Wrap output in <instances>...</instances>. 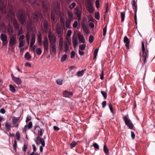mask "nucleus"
Listing matches in <instances>:
<instances>
[{
    "label": "nucleus",
    "mask_w": 155,
    "mask_h": 155,
    "mask_svg": "<svg viewBox=\"0 0 155 155\" xmlns=\"http://www.w3.org/2000/svg\"><path fill=\"white\" fill-rule=\"evenodd\" d=\"M50 52H52L54 54L56 53L57 47L56 44L50 45Z\"/></svg>",
    "instance_id": "nucleus-14"
},
{
    "label": "nucleus",
    "mask_w": 155,
    "mask_h": 155,
    "mask_svg": "<svg viewBox=\"0 0 155 155\" xmlns=\"http://www.w3.org/2000/svg\"><path fill=\"white\" fill-rule=\"evenodd\" d=\"M101 93L103 96L104 97V98L105 99H106L107 97V93L104 91H101Z\"/></svg>",
    "instance_id": "nucleus-47"
},
{
    "label": "nucleus",
    "mask_w": 155,
    "mask_h": 155,
    "mask_svg": "<svg viewBox=\"0 0 155 155\" xmlns=\"http://www.w3.org/2000/svg\"><path fill=\"white\" fill-rule=\"evenodd\" d=\"M0 39L2 41V45L4 46L7 44L8 43L7 36L4 34H2L0 36Z\"/></svg>",
    "instance_id": "nucleus-12"
},
{
    "label": "nucleus",
    "mask_w": 155,
    "mask_h": 155,
    "mask_svg": "<svg viewBox=\"0 0 155 155\" xmlns=\"http://www.w3.org/2000/svg\"><path fill=\"white\" fill-rule=\"evenodd\" d=\"M31 119V116H28L26 118V122H27L30 121Z\"/></svg>",
    "instance_id": "nucleus-61"
},
{
    "label": "nucleus",
    "mask_w": 155,
    "mask_h": 155,
    "mask_svg": "<svg viewBox=\"0 0 155 155\" xmlns=\"http://www.w3.org/2000/svg\"><path fill=\"white\" fill-rule=\"evenodd\" d=\"M109 108L111 112L113 114L114 116V112L113 110L112 106L111 104H109Z\"/></svg>",
    "instance_id": "nucleus-52"
},
{
    "label": "nucleus",
    "mask_w": 155,
    "mask_h": 155,
    "mask_svg": "<svg viewBox=\"0 0 155 155\" xmlns=\"http://www.w3.org/2000/svg\"><path fill=\"white\" fill-rule=\"evenodd\" d=\"M43 45L44 49V51H48L49 47V41L47 36H45L44 38L43 41Z\"/></svg>",
    "instance_id": "nucleus-11"
},
{
    "label": "nucleus",
    "mask_w": 155,
    "mask_h": 155,
    "mask_svg": "<svg viewBox=\"0 0 155 155\" xmlns=\"http://www.w3.org/2000/svg\"><path fill=\"white\" fill-rule=\"evenodd\" d=\"M77 143L75 141H73L71 143L70 146L71 148H73L77 144Z\"/></svg>",
    "instance_id": "nucleus-36"
},
{
    "label": "nucleus",
    "mask_w": 155,
    "mask_h": 155,
    "mask_svg": "<svg viewBox=\"0 0 155 155\" xmlns=\"http://www.w3.org/2000/svg\"><path fill=\"white\" fill-rule=\"evenodd\" d=\"M42 40L41 36L40 35L39 36L38 38V43L39 46H41L42 45Z\"/></svg>",
    "instance_id": "nucleus-31"
},
{
    "label": "nucleus",
    "mask_w": 155,
    "mask_h": 155,
    "mask_svg": "<svg viewBox=\"0 0 155 155\" xmlns=\"http://www.w3.org/2000/svg\"><path fill=\"white\" fill-rule=\"evenodd\" d=\"M73 13L79 22L80 23V21L81 19V15L82 13L81 8L79 6L76 7L74 9Z\"/></svg>",
    "instance_id": "nucleus-4"
},
{
    "label": "nucleus",
    "mask_w": 155,
    "mask_h": 155,
    "mask_svg": "<svg viewBox=\"0 0 155 155\" xmlns=\"http://www.w3.org/2000/svg\"><path fill=\"white\" fill-rule=\"evenodd\" d=\"M123 120L124 121L125 124L131 129L133 128V125L130 120L128 118V116H124L123 117Z\"/></svg>",
    "instance_id": "nucleus-8"
},
{
    "label": "nucleus",
    "mask_w": 155,
    "mask_h": 155,
    "mask_svg": "<svg viewBox=\"0 0 155 155\" xmlns=\"http://www.w3.org/2000/svg\"><path fill=\"white\" fill-rule=\"evenodd\" d=\"M10 90L12 93H15V89L14 87L12 84L9 85Z\"/></svg>",
    "instance_id": "nucleus-35"
},
{
    "label": "nucleus",
    "mask_w": 155,
    "mask_h": 155,
    "mask_svg": "<svg viewBox=\"0 0 155 155\" xmlns=\"http://www.w3.org/2000/svg\"><path fill=\"white\" fill-rule=\"evenodd\" d=\"M78 36L80 42L84 43L85 42V40L83 36L79 33L78 34Z\"/></svg>",
    "instance_id": "nucleus-20"
},
{
    "label": "nucleus",
    "mask_w": 155,
    "mask_h": 155,
    "mask_svg": "<svg viewBox=\"0 0 155 155\" xmlns=\"http://www.w3.org/2000/svg\"><path fill=\"white\" fill-rule=\"evenodd\" d=\"M30 129L29 128H28V127H27V125H26L25 126L23 130V132H25V133H26V132L29 129Z\"/></svg>",
    "instance_id": "nucleus-59"
},
{
    "label": "nucleus",
    "mask_w": 155,
    "mask_h": 155,
    "mask_svg": "<svg viewBox=\"0 0 155 155\" xmlns=\"http://www.w3.org/2000/svg\"><path fill=\"white\" fill-rule=\"evenodd\" d=\"M67 12L68 14V16L69 18L68 19L71 20H72L73 17V15L72 12L68 10Z\"/></svg>",
    "instance_id": "nucleus-23"
},
{
    "label": "nucleus",
    "mask_w": 155,
    "mask_h": 155,
    "mask_svg": "<svg viewBox=\"0 0 155 155\" xmlns=\"http://www.w3.org/2000/svg\"><path fill=\"white\" fill-rule=\"evenodd\" d=\"M24 2H28L30 4L33 5L35 8L37 9L32 15L33 18L36 21L43 18L42 10H41V5L44 8L45 12H48L50 9V5L46 0H22Z\"/></svg>",
    "instance_id": "nucleus-1"
},
{
    "label": "nucleus",
    "mask_w": 155,
    "mask_h": 155,
    "mask_svg": "<svg viewBox=\"0 0 155 155\" xmlns=\"http://www.w3.org/2000/svg\"><path fill=\"white\" fill-rule=\"evenodd\" d=\"M86 46V45L85 44L80 45L79 46V49L81 50H84L85 49Z\"/></svg>",
    "instance_id": "nucleus-40"
},
{
    "label": "nucleus",
    "mask_w": 155,
    "mask_h": 155,
    "mask_svg": "<svg viewBox=\"0 0 155 155\" xmlns=\"http://www.w3.org/2000/svg\"><path fill=\"white\" fill-rule=\"evenodd\" d=\"M5 127L6 130L8 131H9L11 130V125L8 122H6L5 124Z\"/></svg>",
    "instance_id": "nucleus-26"
},
{
    "label": "nucleus",
    "mask_w": 155,
    "mask_h": 155,
    "mask_svg": "<svg viewBox=\"0 0 155 155\" xmlns=\"http://www.w3.org/2000/svg\"><path fill=\"white\" fill-rule=\"evenodd\" d=\"M120 16L121 18V22L124 21L125 17V12H121L120 13Z\"/></svg>",
    "instance_id": "nucleus-33"
},
{
    "label": "nucleus",
    "mask_w": 155,
    "mask_h": 155,
    "mask_svg": "<svg viewBox=\"0 0 155 155\" xmlns=\"http://www.w3.org/2000/svg\"><path fill=\"white\" fill-rule=\"evenodd\" d=\"M98 48L96 49H95V50H94V57H93L94 59H95V58H96L97 56V54L98 53Z\"/></svg>",
    "instance_id": "nucleus-39"
},
{
    "label": "nucleus",
    "mask_w": 155,
    "mask_h": 155,
    "mask_svg": "<svg viewBox=\"0 0 155 155\" xmlns=\"http://www.w3.org/2000/svg\"><path fill=\"white\" fill-rule=\"evenodd\" d=\"M51 18L52 24H54L55 23L56 14L55 13L51 12Z\"/></svg>",
    "instance_id": "nucleus-22"
},
{
    "label": "nucleus",
    "mask_w": 155,
    "mask_h": 155,
    "mask_svg": "<svg viewBox=\"0 0 155 155\" xmlns=\"http://www.w3.org/2000/svg\"><path fill=\"white\" fill-rule=\"evenodd\" d=\"M43 25L45 28H48V21L45 20L43 22Z\"/></svg>",
    "instance_id": "nucleus-45"
},
{
    "label": "nucleus",
    "mask_w": 155,
    "mask_h": 155,
    "mask_svg": "<svg viewBox=\"0 0 155 155\" xmlns=\"http://www.w3.org/2000/svg\"><path fill=\"white\" fill-rule=\"evenodd\" d=\"M8 29L9 35H12L14 32L13 28L10 24L8 25Z\"/></svg>",
    "instance_id": "nucleus-21"
},
{
    "label": "nucleus",
    "mask_w": 155,
    "mask_h": 155,
    "mask_svg": "<svg viewBox=\"0 0 155 155\" xmlns=\"http://www.w3.org/2000/svg\"><path fill=\"white\" fill-rule=\"evenodd\" d=\"M36 47V46L35 45H33L32 46L30 45V48H31L32 51L34 53H35V48Z\"/></svg>",
    "instance_id": "nucleus-55"
},
{
    "label": "nucleus",
    "mask_w": 155,
    "mask_h": 155,
    "mask_svg": "<svg viewBox=\"0 0 155 155\" xmlns=\"http://www.w3.org/2000/svg\"><path fill=\"white\" fill-rule=\"evenodd\" d=\"M83 74L84 72L82 71L78 72L77 74V75L78 77H81L83 75Z\"/></svg>",
    "instance_id": "nucleus-51"
},
{
    "label": "nucleus",
    "mask_w": 155,
    "mask_h": 155,
    "mask_svg": "<svg viewBox=\"0 0 155 155\" xmlns=\"http://www.w3.org/2000/svg\"><path fill=\"white\" fill-rule=\"evenodd\" d=\"M94 39V37H93V36H92V35H91L89 36V42L91 43H92Z\"/></svg>",
    "instance_id": "nucleus-50"
},
{
    "label": "nucleus",
    "mask_w": 155,
    "mask_h": 155,
    "mask_svg": "<svg viewBox=\"0 0 155 155\" xmlns=\"http://www.w3.org/2000/svg\"><path fill=\"white\" fill-rule=\"evenodd\" d=\"M107 102L106 101H104L102 103V107L104 108L106 106Z\"/></svg>",
    "instance_id": "nucleus-62"
},
{
    "label": "nucleus",
    "mask_w": 155,
    "mask_h": 155,
    "mask_svg": "<svg viewBox=\"0 0 155 155\" xmlns=\"http://www.w3.org/2000/svg\"><path fill=\"white\" fill-rule=\"evenodd\" d=\"M38 128V130L37 134L38 136V137H41L42 136L43 134V133L44 132V130L43 129L40 128L38 125L36 126L35 128Z\"/></svg>",
    "instance_id": "nucleus-16"
},
{
    "label": "nucleus",
    "mask_w": 155,
    "mask_h": 155,
    "mask_svg": "<svg viewBox=\"0 0 155 155\" xmlns=\"http://www.w3.org/2000/svg\"><path fill=\"white\" fill-rule=\"evenodd\" d=\"M93 4L92 0H86V6Z\"/></svg>",
    "instance_id": "nucleus-44"
},
{
    "label": "nucleus",
    "mask_w": 155,
    "mask_h": 155,
    "mask_svg": "<svg viewBox=\"0 0 155 155\" xmlns=\"http://www.w3.org/2000/svg\"><path fill=\"white\" fill-rule=\"evenodd\" d=\"M75 55V52L73 51H72L71 53V58H73Z\"/></svg>",
    "instance_id": "nucleus-63"
},
{
    "label": "nucleus",
    "mask_w": 155,
    "mask_h": 155,
    "mask_svg": "<svg viewBox=\"0 0 155 155\" xmlns=\"http://www.w3.org/2000/svg\"><path fill=\"white\" fill-rule=\"evenodd\" d=\"M11 76L12 80L17 85H19L21 83L22 81L20 78L15 77L12 73L11 74Z\"/></svg>",
    "instance_id": "nucleus-13"
},
{
    "label": "nucleus",
    "mask_w": 155,
    "mask_h": 155,
    "mask_svg": "<svg viewBox=\"0 0 155 155\" xmlns=\"http://www.w3.org/2000/svg\"><path fill=\"white\" fill-rule=\"evenodd\" d=\"M7 8L9 10V12H8L6 15V18L9 21H12L13 19L14 27L16 30H19V25L16 19H13L15 16L13 6L8 2Z\"/></svg>",
    "instance_id": "nucleus-2"
},
{
    "label": "nucleus",
    "mask_w": 155,
    "mask_h": 155,
    "mask_svg": "<svg viewBox=\"0 0 155 155\" xmlns=\"http://www.w3.org/2000/svg\"><path fill=\"white\" fill-rule=\"evenodd\" d=\"M63 81L60 79H58L56 81L57 84L58 85H61L62 84Z\"/></svg>",
    "instance_id": "nucleus-60"
},
{
    "label": "nucleus",
    "mask_w": 155,
    "mask_h": 155,
    "mask_svg": "<svg viewBox=\"0 0 155 155\" xmlns=\"http://www.w3.org/2000/svg\"><path fill=\"white\" fill-rule=\"evenodd\" d=\"M25 57L26 59L29 60L31 58V56L30 54L28 52H26L25 54Z\"/></svg>",
    "instance_id": "nucleus-34"
},
{
    "label": "nucleus",
    "mask_w": 155,
    "mask_h": 155,
    "mask_svg": "<svg viewBox=\"0 0 155 155\" xmlns=\"http://www.w3.org/2000/svg\"><path fill=\"white\" fill-rule=\"evenodd\" d=\"M37 54L38 55H40L42 53V51L40 48H38L36 49Z\"/></svg>",
    "instance_id": "nucleus-43"
},
{
    "label": "nucleus",
    "mask_w": 155,
    "mask_h": 155,
    "mask_svg": "<svg viewBox=\"0 0 155 155\" xmlns=\"http://www.w3.org/2000/svg\"><path fill=\"white\" fill-rule=\"evenodd\" d=\"M19 119V117H13L12 120V124H16Z\"/></svg>",
    "instance_id": "nucleus-29"
},
{
    "label": "nucleus",
    "mask_w": 155,
    "mask_h": 155,
    "mask_svg": "<svg viewBox=\"0 0 155 155\" xmlns=\"http://www.w3.org/2000/svg\"><path fill=\"white\" fill-rule=\"evenodd\" d=\"M72 42L73 47L75 48L78 44L77 38L76 37L74 36L72 37Z\"/></svg>",
    "instance_id": "nucleus-19"
},
{
    "label": "nucleus",
    "mask_w": 155,
    "mask_h": 155,
    "mask_svg": "<svg viewBox=\"0 0 155 155\" xmlns=\"http://www.w3.org/2000/svg\"><path fill=\"white\" fill-rule=\"evenodd\" d=\"M19 41V45L18 47L20 48V50H21V47H23L25 45V41L24 40Z\"/></svg>",
    "instance_id": "nucleus-25"
},
{
    "label": "nucleus",
    "mask_w": 155,
    "mask_h": 155,
    "mask_svg": "<svg viewBox=\"0 0 155 155\" xmlns=\"http://www.w3.org/2000/svg\"><path fill=\"white\" fill-rule=\"evenodd\" d=\"M72 93L69 92L65 90L63 92V95L65 97H68L70 95H72Z\"/></svg>",
    "instance_id": "nucleus-24"
},
{
    "label": "nucleus",
    "mask_w": 155,
    "mask_h": 155,
    "mask_svg": "<svg viewBox=\"0 0 155 155\" xmlns=\"http://www.w3.org/2000/svg\"><path fill=\"white\" fill-rule=\"evenodd\" d=\"M104 150L105 153L107 154L109 153V150L107 149L106 144H104Z\"/></svg>",
    "instance_id": "nucleus-37"
},
{
    "label": "nucleus",
    "mask_w": 155,
    "mask_h": 155,
    "mask_svg": "<svg viewBox=\"0 0 155 155\" xmlns=\"http://www.w3.org/2000/svg\"><path fill=\"white\" fill-rule=\"evenodd\" d=\"M16 139L18 140H19L20 138V134L18 131L16 133Z\"/></svg>",
    "instance_id": "nucleus-54"
},
{
    "label": "nucleus",
    "mask_w": 155,
    "mask_h": 155,
    "mask_svg": "<svg viewBox=\"0 0 155 155\" xmlns=\"http://www.w3.org/2000/svg\"><path fill=\"white\" fill-rule=\"evenodd\" d=\"M76 6V3L75 2L72 3L69 6V8L71 9H72L74 8Z\"/></svg>",
    "instance_id": "nucleus-41"
},
{
    "label": "nucleus",
    "mask_w": 155,
    "mask_h": 155,
    "mask_svg": "<svg viewBox=\"0 0 155 155\" xmlns=\"http://www.w3.org/2000/svg\"><path fill=\"white\" fill-rule=\"evenodd\" d=\"M107 31V27L105 26L103 29V35L104 37L106 35Z\"/></svg>",
    "instance_id": "nucleus-48"
},
{
    "label": "nucleus",
    "mask_w": 155,
    "mask_h": 155,
    "mask_svg": "<svg viewBox=\"0 0 155 155\" xmlns=\"http://www.w3.org/2000/svg\"><path fill=\"white\" fill-rule=\"evenodd\" d=\"M48 38L49 40L50 45L56 44V38L51 32L48 33Z\"/></svg>",
    "instance_id": "nucleus-10"
},
{
    "label": "nucleus",
    "mask_w": 155,
    "mask_h": 155,
    "mask_svg": "<svg viewBox=\"0 0 155 155\" xmlns=\"http://www.w3.org/2000/svg\"><path fill=\"white\" fill-rule=\"evenodd\" d=\"M35 38L34 35H32L31 39L30 45L32 46L35 44Z\"/></svg>",
    "instance_id": "nucleus-28"
},
{
    "label": "nucleus",
    "mask_w": 155,
    "mask_h": 155,
    "mask_svg": "<svg viewBox=\"0 0 155 155\" xmlns=\"http://www.w3.org/2000/svg\"><path fill=\"white\" fill-rule=\"evenodd\" d=\"M82 26V28L84 31L86 33H88L89 32L88 28L84 24H83Z\"/></svg>",
    "instance_id": "nucleus-30"
},
{
    "label": "nucleus",
    "mask_w": 155,
    "mask_h": 155,
    "mask_svg": "<svg viewBox=\"0 0 155 155\" xmlns=\"http://www.w3.org/2000/svg\"><path fill=\"white\" fill-rule=\"evenodd\" d=\"M95 17L96 19L99 20L100 18V15L99 12H96L95 13Z\"/></svg>",
    "instance_id": "nucleus-38"
},
{
    "label": "nucleus",
    "mask_w": 155,
    "mask_h": 155,
    "mask_svg": "<svg viewBox=\"0 0 155 155\" xmlns=\"http://www.w3.org/2000/svg\"><path fill=\"white\" fill-rule=\"evenodd\" d=\"M45 137H44V139H42L41 137H37L36 139L35 140L37 145H39L40 144H41V146L40 147V150L41 153H42L43 151V147L45 146V143L44 139Z\"/></svg>",
    "instance_id": "nucleus-5"
},
{
    "label": "nucleus",
    "mask_w": 155,
    "mask_h": 155,
    "mask_svg": "<svg viewBox=\"0 0 155 155\" xmlns=\"http://www.w3.org/2000/svg\"><path fill=\"white\" fill-rule=\"evenodd\" d=\"M142 50L143 53L142 56L140 57V58H142L143 60V64H145L148 55V52L147 50H146L145 49L144 44L143 41L141 43Z\"/></svg>",
    "instance_id": "nucleus-6"
},
{
    "label": "nucleus",
    "mask_w": 155,
    "mask_h": 155,
    "mask_svg": "<svg viewBox=\"0 0 155 155\" xmlns=\"http://www.w3.org/2000/svg\"><path fill=\"white\" fill-rule=\"evenodd\" d=\"M58 48L60 51H61L63 48V43H59Z\"/></svg>",
    "instance_id": "nucleus-49"
},
{
    "label": "nucleus",
    "mask_w": 155,
    "mask_h": 155,
    "mask_svg": "<svg viewBox=\"0 0 155 155\" xmlns=\"http://www.w3.org/2000/svg\"><path fill=\"white\" fill-rule=\"evenodd\" d=\"M67 55L66 54H64V55H63L61 59V61L62 62H63L67 58Z\"/></svg>",
    "instance_id": "nucleus-42"
},
{
    "label": "nucleus",
    "mask_w": 155,
    "mask_h": 155,
    "mask_svg": "<svg viewBox=\"0 0 155 155\" xmlns=\"http://www.w3.org/2000/svg\"><path fill=\"white\" fill-rule=\"evenodd\" d=\"M93 4L86 6V8L89 12L92 13L93 12L94 9L93 7Z\"/></svg>",
    "instance_id": "nucleus-18"
},
{
    "label": "nucleus",
    "mask_w": 155,
    "mask_h": 155,
    "mask_svg": "<svg viewBox=\"0 0 155 155\" xmlns=\"http://www.w3.org/2000/svg\"><path fill=\"white\" fill-rule=\"evenodd\" d=\"M25 36L24 35H21L19 36L18 38V41L24 40L23 39L25 38Z\"/></svg>",
    "instance_id": "nucleus-57"
},
{
    "label": "nucleus",
    "mask_w": 155,
    "mask_h": 155,
    "mask_svg": "<svg viewBox=\"0 0 155 155\" xmlns=\"http://www.w3.org/2000/svg\"><path fill=\"white\" fill-rule=\"evenodd\" d=\"M18 35H21L23 33V30L22 28H19V30H18Z\"/></svg>",
    "instance_id": "nucleus-53"
},
{
    "label": "nucleus",
    "mask_w": 155,
    "mask_h": 155,
    "mask_svg": "<svg viewBox=\"0 0 155 155\" xmlns=\"http://www.w3.org/2000/svg\"><path fill=\"white\" fill-rule=\"evenodd\" d=\"M13 149L14 150L16 151V148L17 147V142L16 140L14 141V145H13Z\"/></svg>",
    "instance_id": "nucleus-46"
},
{
    "label": "nucleus",
    "mask_w": 155,
    "mask_h": 155,
    "mask_svg": "<svg viewBox=\"0 0 155 155\" xmlns=\"http://www.w3.org/2000/svg\"><path fill=\"white\" fill-rule=\"evenodd\" d=\"M64 51L66 52L68 51L69 46L67 43H64Z\"/></svg>",
    "instance_id": "nucleus-32"
},
{
    "label": "nucleus",
    "mask_w": 155,
    "mask_h": 155,
    "mask_svg": "<svg viewBox=\"0 0 155 155\" xmlns=\"http://www.w3.org/2000/svg\"><path fill=\"white\" fill-rule=\"evenodd\" d=\"M93 146L95 148L98 149H99V146L97 143H94Z\"/></svg>",
    "instance_id": "nucleus-64"
},
{
    "label": "nucleus",
    "mask_w": 155,
    "mask_h": 155,
    "mask_svg": "<svg viewBox=\"0 0 155 155\" xmlns=\"http://www.w3.org/2000/svg\"><path fill=\"white\" fill-rule=\"evenodd\" d=\"M55 27L57 34L60 36L61 33V30L60 25L58 23H57L55 25Z\"/></svg>",
    "instance_id": "nucleus-15"
},
{
    "label": "nucleus",
    "mask_w": 155,
    "mask_h": 155,
    "mask_svg": "<svg viewBox=\"0 0 155 155\" xmlns=\"http://www.w3.org/2000/svg\"><path fill=\"white\" fill-rule=\"evenodd\" d=\"M17 17L21 24L23 25H25L26 20L25 9L23 8L20 9L17 14Z\"/></svg>",
    "instance_id": "nucleus-3"
},
{
    "label": "nucleus",
    "mask_w": 155,
    "mask_h": 155,
    "mask_svg": "<svg viewBox=\"0 0 155 155\" xmlns=\"http://www.w3.org/2000/svg\"><path fill=\"white\" fill-rule=\"evenodd\" d=\"M71 21L72 20H71L67 19L65 22V25L67 28H70L71 23Z\"/></svg>",
    "instance_id": "nucleus-27"
},
{
    "label": "nucleus",
    "mask_w": 155,
    "mask_h": 155,
    "mask_svg": "<svg viewBox=\"0 0 155 155\" xmlns=\"http://www.w3.org/2000/svg\"><path fill=\"white\" fill-rule=\"evenodd\" d=\"M131 4L133 7H134V20L136 25L137 24V4L135 2V0H134L131 2Z\"/></svg>",
    "instance_id": "nucleus-9"
},
{
    "label": "nucleus",
    "mask_w": 155,
    "mask_h": 155,
    "mask_svg": "<svg viewBox=\"0 0 155 155\" xmlns=\"http://www.w3.org/2000/svg\"><path fill=\"white\" fill-rule=\"evenodd\" d=\"M17 43V37L15 35H11L9 37L8 46L12 48H14Z\"/></svg>",
    "instance_id": "nucleus-7"
},
{
    "label": "nucleus",
    "mask_w": 155,
    "mask_h": 155,
    "mask_svg": "<svg viewBox=\"0 0 155 155\" xmlns=\"http://www.w3.org/2000/svg\"><path fill=\"white\" fill-rule=\"evenodd\" d=\"M78 25V22L77 21H74L73 24V27L74 28H76Z\"/></svg>",
    "instance_id": "nucleus-58"
},
{
    "label": "nucleus",
    "mask_w": 155,
    "mask_h": 155,
    "mask_svg": "<svg viewBox=\"0 0 155 155\" xmlns=\"http://www.w3.org/2000/svg\"><path fill=\"white\" fill-rule=\"evenodd\" d=\"M100 0H96L95 2V5L97 8H98L100 6Z\"/></svg>",
    "instance_id": "nucleus-56"
},
{
    "label": "nucleus",
    "mask_w": 155,
    "mask_h": 155,
    "mask_svg": "<svg viewBox=\"0 0 155 155\" xmlns=\"http://www.w3.org/2000/svg\"><path fill=\"white\" fill-rule=\"evenodd\" d=\"M124 41L125 43H126L125 46L127 49H129V45L130 43V40L128 38L127 36H125L124 38Z\"/></svg>",
    "instance_id": "nucleus-17"
}]
</instances>
